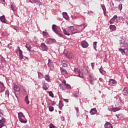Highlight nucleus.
I'll return each mask as SVG.
<instances>
[{"label": "nucleus", "mask_w": 128, "mask_h": 128, "mask_svg": "<svg viewBox=\"0 0 128 128\" xmlns=\"http://www.w3.org/2000/svg\"><path fill=\"white\" fill-rule=\"evenodd\" d=\"M120 46H126L128 44V40H126L124 37H121L120 40Z\"/></svg>", "instance_id": "1"}, {"label": "nucleus", "mask_w": 128, "mask_h": 128, "mask_svg": "<svg viewBox=\"0 0 128 128\" xmlns=\"http://www.w3.org/2000/svg\"><path fill=\"white\" fill-rule=\"evenodd\" d=\"M52 30H53L54 32L58 36H60V38H62V34L60 33V31L56 29V24H53L52 26Z\"/></svg>", "instance_id": "2"}, {"label": "nucleus", "mask_w": 128, "mask_h": 128, "mask_svg": "<svg viewBox=\"0 0 128 128\" xmlns=\"http://www.w3.org/2000/svg\"><path fill=\"white\" fill-rule=\"evenodd\" d=\"M68 30L70 33V34H74L78 32V29L74 28V26H72L68 28Z\"/></svg>", "instance_id": "3"}, {"label": "nucleus", "mask_w": 128, "mask_h": 128, "mask_svg": "<svg viewBox=\"0 0 128 128\" xmlns=\"http://www.w3.org/2000/svg\"><path fill=\"white\" fill-rule=\"evenodd\" d=\"M14 88V92L16 96V98H18V94L16 92H20V88H18V86L14 84L13 86Z\"/></svg>", "instance_id": "4"}, {"label": "nucleus", "mask_w": 128, "mask_h": 128, "mask_svg": "<svg viewBox=\"0 0 128 128\" xmlns=\"http://www.w3.org/2000/svg\"><path fill=\"white\" fill-rule=\"evenodd\" d=\"M45 42L47 44H52V42H56V40L54 39L48 38L46 40Z\"/></svg>", "instance_id": "5"}, {"label": "nucleus", "mask_w": 128, "mask_h": 128, "mask_svg": "<svg viewBox=\"0 0 128 128\" xmlns=\"http://www.w3.org/2000/svg\"><path fill=\"white\" fill-rule=\"evenodd\" d=\"M116 84V81L114 79H110L109 80V86H114Z\"/></svg>", "instance_id": "6"}, {"label": "nucleus", "mask_w": 128, "mask_h": 128, "mask_svg": "<svg viewBox=\"0 0 128 128\" xmlns=\"http://www.w3.org/2000/svg\"><path fill=\"white\" fill-rule=\"evenodd\" d=\"M64 56H66L67 58H72L74 57V54H72V53L70 52L68 53L66 52H64Z\"/></svg>", "instance_id": "7"}, {"label": "nucleus", "mask_w": 128, "mask_h": 128, "mask_svg": "<svg viewBox=\"0 0 128 128\" xmlns=\"http://www.w3.org/2000/svg\"><path fill=\"white\" fill-rule=\"evenodd\" d=\"M81 46L84 48H86L88 46V43L86 40H83L81 42Z\"/></svg>", "instance_id": "8"}, {"label": "nucleus", "mask_w": 128, "mask_h": 128, "mask_svg": "<svg viewBox=\"0 0 128 128\" xmlns=\"http://www.w3.org/2000/svg\"><path fill=\"white\" fill-rule=\"evenodd\" d=\"M40 47L43 51H46L48 50V46L44 43L41 44Z\"/></svg>", "instance_id": "9"}, {"label": "nucleus", "mask_w": 128, "mask_h": 128, "mask_svg": "<svg viewBox=\"0 0 128 128\" xmlns=\"http://www.w3.org/2000/svg\"><path fill=\"white\" fill-rule=\"evenodd\" d=\"M6 90V87H4V84L2 82H0V92H4Z\"/></svg>", "instance_id": "10"}, {"label": "nucleus", "mask_w": 128, "mask_h": 128, "mask_svg": "<svg viewBox=\"0 0 128 128\" xmlns=\"http://www.w3.org/2000/svg\"><path fill=\"white\" fill-rule=\"evenodd\" d=\"M116 18H118V16L114 15V17L110 20V23L114 24V22L116 20Z\"/></svg>", "instance_id": "11"}, {"label": "nucleus", "mask_w": 128, "mask_h": 128, "mask_svg": "<svg viewBox=\"0 0 128 128\" xmlns=\"http://www.w3.org/2000/svg\"><path fill=\"white\" fill-rule=\"evenodd\" d=\"M122 94L124 96H127L128 94V88H124L122 92Z\"/></svg>", "instance_id": "12"}, {"label": "nucleus", "mask_w": 128, "mask_h": 128, "mask_svg": "<svg viewBox=\"0 0 128 128\" xmlns=\"http://www.w3.org/2000/svg\"><path fill=\"white\" fill-rule=\"evenodd\" d=\"M60 70L62 74H63L64 76L65 74H68V72L66 71V69L64 68H60Z\"/></svg>", "instance_id": "13"}, {"label": "nucleus", "mask_w": 128, "mask_h": 128, "mask_svg": "<svg viewBox=\"0 0 128 128\" xmlns=\"http://www.w3.org/2000/svg\"><path fill=\"white\" fill-rule=\"evenodd\" d=\"M98 110L96 108H93L90 110V114H92V116H94V114H96Z\"/></svg>", "instance_id": "14"}, {"label": "nucleus", "mask_w": 128, "mask_h": 128, "mask_svg": "<svg viewBox=\"0 0 128 128\" xmlns=\"http://www.w3.org/2000/svg\"><path fill=\"white\" fill-rule=\"evenodd\" d=\"M50 88V85L47 83H44L43 84L42 88L45 90H48V88Z\"/></svg>", "instance_id": "15"}, {"label": "nucleus", "mask_w": 128, "mask_h": 128, "mask_svg": "<svg viewBox=\"0 0 128 128\" xmlns=\"http://www.w3.org/2000/svg\"><path fill=\"white\" fill-rule=\"evenodd\" d=\"M124 20V17L122 16H120L118 17L117 16V18H116V22H122Z\"/></svg>", "instance_id": "16"}, {"label": "nucleus", "mask_w": 128, "mask_h": 128, "mask_svg": "<svg viewBox=\"0 0 128 128\" xmlns=\"http://www.w3.org/2000/svg\"><path fill=\"white\" fill-rule=\"evenodd\" d=\"M104 126L105 128H114V127L112 126V125L108 122L107 123H106Z\"/></svg>", "instance_id": "17"}, {"label": "nucleus", "mask_w": 128, "mask_h": 128, "mask_svg": "<svg viewBox=\"0 0 128 128\" xmlns=\"http://www.w3.org/2000/svg\"><path fill=\"white\" fill-rule=\"evenodd\" d=\"M19 52V58L20 60H22L24 58V55L22 54V50H18Z\"/></svg>", "instance_id": "18"}, {"label": "nucleus", "mask_w": 128, "mask_h": 128, "mask_svg": "<svg viewBox=\"0 0 128 128\" xmlns=\"http://www.w3.org/2000/svg\"><path fill=\"white\" fill-rule=\"evenodd\" d=\"M62 16H63V18H64L65 20H69L70 16H68V13L66 12H64L62 13Z\"/></svg>", "instance_id": "19"}, {"label": "nucleus", "mask_w": 128, "mask_h": 128, "mask_svg": "<svg viewBox=\"0 0 128 128\" xmlns=\"http://www.w3.org/2000/svg\"><path fill=\"white\" fill-rule=\"evenodd\" d=\"M61 64L62 66H64V68H66V66H68V62L64 60H62Z\"/></svg>", "instance_id": "20"}, {"label": "nucleus", "mask_w": 128, "mask_h": 128, "mask_svg": "<svg viewBox=\"0 0 128 128\" xmlns=\"http://www.w3.org/2000/svg\"><path fill=\"white\" fill-rule=\"evenodd\" d=\"M10 8L12 9V10H13L14 12H16V4H11Z\"/></svg>", "instance_id": "21"}, {"label": "nucleus", "mask_w": 128, "mask_h": 128, "mask_svg": "<svg viewBox=\"0 0 128 128\" xmlns=\"http://www.w3.org/2000/svg\"><path fill=\"white\" fill-rule=\"evenodd\" d=\"M0 20L2 22H4V24H6V17L4 16H1L0 17Z\"/></svg>", "instance_id": "22"}, {"label": "nucleus", "mask_w": 128, "mask_h": 128, "mask_svg": "<svg viewBox=\"0 0 128 128\" xmlns=\"http://www.w3.org/2000/svg\"><path fill=\"white\" fill-rule=\"evenodd\" d=\"M63 32L66 36H70V34L68 30H66V29H63Z\"/></svg>", "instance_id": "23"}, {"label": "nucleus", "mask_w": 128, "mask_h": 128, "mask_svg": "<svg viewBox=\"0 0 128 128\" xmlns=\"http://www.w3.org/2000/svg\"><path fill=\"white\" fill-rule=\"evenodd\" d=\"M110 28L112 31L116 30V26L114 25H110Z\"/></svg>", "instance_id": "24"}, {"label": "nucleus", "mask_w": 128, "mask_h": 128, "mask_svg": "<svg viewBox=\"0 0 128 128\" xmlns=\"http://www.w3.org/2000/svg\"><path fill=\"white\" fill-rule=\"evenodd\" d=\"M44 78L45 80H46V82H50V76L48 74L45 75Z\"/></svg>", "instance_id": "25"}, {"label": "nucleus", "mask_w": 128, "mask_h": 128, "mask_svg": "<svg viewBox=\"0 0 128 128\" xmlns=\"http://www.w3.org/2000/svg\"><path fill=\"white\" fill-rule=\"evenodd\" d=\"M118 50H119V52H120L122 53V54L123 56H124V54H126V49L124 50L122 48H119Z\"/></svg>", "instance_id": "26"}, {"label": "nucleus", "mask_w": 128, "mask_h": 128, "mask_svg": "<svg viewBox=\"0 0 128 128\" xmlns=\"http://www.w3.org/2000/svg\"><path fill=\"white\" fill-rule=\"evenodd\" d=\"M18 118H24V114L22 112H20L18 113Z\"/></svg>", "instance_id": "27"}, {"label": "nucleus", "mask_w": 128, "mask_h": 128, "mask_svg": "<svg viewBox=\"0 0 128 128\" xmlns=\"http://www.w3.org/2000/svg\"><path fill=\"white\" fill-rule=\"evenodd\" d=\"M22 93L24 94H28V92H26V88L22 87Z\"/></svg>", "instance_id": "28"}, {"label": "nucleus", "mask_w": 128, "mask_h": 128, "mask_svg": "<svg viewBox=\"0 0 128 128\" xmlns=\"http://www.w3.org/2000/svg\"><path fill=\"white\" fill-rule=\"evenodd\" d=\"M88 14H89V16H96V14L94 13L92 11H88Z\"/></svg>", "instance_id": "29"}, {"label": "nucleus", "mask_w": 128, "mask_h": 128, "mask_svg": "<svg viewBox=\"0 0 128 128\" xmlns=\"http://www.w3.org/2000/svg\"><path fill=\"white\" fill-rule=\"evenodd\" d=\"M64 106V104H62V102L60 100V103L58 104V108L60 110H62V107Z\"/></svg>", "instance_id": "30"}, {"label": "nucleus", "mask_w": 128, "mask_h": 128, "mask_svg": "<svg viewBox=\"0 0 128 128\" xmlns=\"http://www.w3.org/2000/svg\"><path fill=\"white\" fill-rule=\"evenodd\" d=\"M96 44H98L97 42H93V48H94V50H96V52L98 50H96Z\"/></svg>", "instance_id": "31"}, {"label": "nucleus", "mask_w": 128, "mask_h": 128, "mask_svg": "<svg viewBox=\"0 0 128 128\" xmlns=\"http://www.w3.org/2000/svg\"><path fill=\"white\" fill-rule=\"evenodd\" d=\"M96 80V77H94L92 76H90V82H94V80Z\"/></svg>", "instance_id": "32"}, {"label": "nucleus", "mask_w": 128, "mask_h": 128, "mask_svg": "<svg viewBox=\"0 0 128 128\" xmlns=\"http://www.w3.org/2000/svg\"><path fill=\"white\" fill-rule=\"evenodd\" d=\"M110 112H118V108H114L113 109L112 108H110L109 110Z\"/></svg>", "instance_id": "33"}, {"label": "nucleus", "mask_w": 128, "mask_h": 128, "mask_svg": "<svg viewBox=\"0 0 128 128\" xmlns=\"http://www.w3.org/2000/svg\"><path fill=\"white\" fill-rule=\"evenodd\" d=\"M25 102L27 104H30V100H28V96H26Z\"/></svg>", "instance_id": "34"}, {"label": "nucleus", "mask_w": 128, "mask_h": 128, "mask_svg": "<svg viewBox=\"0 0 128 128\" xmlns=\"http://www.w3.org/2000/svg\"><path fill=\"white\" fill-rule=\"evenodd\" d=\"M20 122H22L23 124H26V120H24L22 118H18Z\"/></svg>", "instance_id": "35"}, {"label": "nucleus", "mask_w": 128, "mask_h": 128, "mask_svg": "<svg viewBox=\"0 0 128 128\" xmlns=\"http://www.w3.org/2000/svg\"><path fill=\"white\" fill-rule=\"evenodd\" d=\"M26 48H27L29 52H30V49L32 48L30 47V44H26Z\"/></svg>", "instance_id": "36"}, {"label": "nucleus", "mask_w": 128, "mask_h": 128, "mask_svg": "<svg viewBox=\"0 0 128 128\" xmlns=\"http://www.w3.org/2000/svg\"><path fill=\"white\" fill-rule=\"evenodd\" d=\"M59 86L60 88V90H66V88H64V85L62 84H60Z\"/></svg>", "instance_id": "37"}, {"label": "nucleus", "mask_w": 128, "mask_h": 128, "mask_svg": "<svg viewBox=\"0 0 128 128\" xmlns=\"http://www.w3.org/2000/svg\"><path fill=\"white\" fill-rule=\"evenodd\" d=\"M36 4H38L39 6H40L42 4V3L40 1V0H35V3Z\"/></svg>", "instance_id": "38"}, {"label": "nucleus", "mask_w": 128, "mask_h": 128, "mask_svg": "<svg viewBox=\"0 0 128 128\" xmlns=\"http://www.w3.org/2000/svg\"><path fill=\"white\" fill-rule=\"evenodd\" d=\"M4 122H6V119L2 118V119L0 120V124H4Z\"/></svg>", "instance_id": "39"}, {"label": "nucleus", "mask_w": 128, "mask_h": 128, "mask_svg": "<svg viewBox=\"0 0 128 128\" xmlns=\"http://www.w3.org/2000/svg\"><path fill=\"white\" fill-rule=\"evenodd\" d=\"M38 76L40 78H44V76H42V74L40 72H38Z\"/></svg>", "instance_id": "40"}, {"label": "nucleus", "mask_w": 128, "mask_h": 128, "mask_svg": "<svg viewBox=\"0 0 128 128\" xmlns=\"http://www.w3.org/2000/svg\"><path fill=\"white\" fill-rule=\"evenodd\" d=\"M5 95L6 96H8V98L10 96V92L8 91V90H6Z\"/></svg>", "instance_id": "41"}, {"label": "nucleus", "mask_w": 128, "mask_h": 128, "mask_svg": "<svg viewBox=\"0 0 128 128\" xmlns=\"http://www.w3.org/2000/svg\"><path fill=\"white\" fill-rule=\"evenodd\" d=\"M48 94H49L50 96H51V98H54V93H52V92L50 91Z\"/></svg>", "instance_id": "42"}, {"label": "nucleus", "mask_w": 128, "mask_h": 128, "mask_svg": "<svg viewBox=\"0 0 128 128\" xmlns=\"http://www.w3.org/2000/svg\"><path fill=\"white\" fill-rule=\"evenodd\" d=\"M66 88H68V90H70V88H72V86H70V85L68 84H66L65 86Z\"/></svg>", "instance_id": "43"}, {"label": "nucleus", "mask_w": 128, "mask_h": 128, "mask_svg": "<svg viewBox=\"0 0 128 128\" xmlns=\"http://www.w3.org/2000/svg\"><path fill=\"white\" fill-rule=\"evenodd\" d=\"M54 107H52V106H49V110H50V112H54Z\"/></svg>", "instance_id": "44"}, {"label": "nucleus", "mask_w": 128, "mask_h": 128, "mask_svg": "<svg viewBox=\"0 0 128 128\" xmlns=\"http://www.w3.org/2000/svg\"><path fill=\"white\" fill-rule=\"evenodd\" d=\"M50 128H55L56 126H54L52 124H50Z\"/></svg>", "instance_id": "45"}, {"label": "nucleus", "mask_w": 128, "mask_h": 128, "mask_svg": "<svg viewBox=\"0 0 128 128\" xmlns=\"http://www.w3.org/2000/svg\"><path fill=\"white\" fill-rule=\"evenodd\" d=\"M118 8H120V10H122V4H120L118 6Z\"/></svg>", "instance_id": "46"}, {"label": "nucleus", "mask_w": 128, "mask_h": 128, "mask_svg": "<svg viewBox=\"0 0 128 128\" xmlns=\"http://www.w3.org/2000/svg\"><path fill=\"white\" fill-rule=\"evenodd\" d=\"M31 4H34L36 2V0H29Z\"/></svg>", "instance_id": "47"}, {"label": "nucleus", "mask_w": 128, "mask_h": 128, "mask_svg": "<svg viewBox=\"0 0 128 128\" xmlns=\"http://www.w3.org/2000/svg\"><path fill=\"white\" fill-rule=\"evenodd\" d=\"M91 66H92V70H94V62H92V63H91Z\"/></svg>", "instance_id": "48"}, {"label": "nucleus", "mask_w": 128, "mask_h": 128, "mask_svg": "<svg viewBox=\"0 0 128 128\" xmlns=\"http://www.w3.org/2000/svg\"><path fill=\"white\" fill-rule=\"evenodd\" d=\"M4 124H0V128H4Z\"/></svg>", "instance_id": "49"}, {"label": "nucleus", "mask_w": 128, "mask_h": 128, "mask_svg": "<svg viewBox=\"0 0 128 128\" xmlns=\"http://www.w3.org/2000/svg\"><path fill=\"white\" fill-rule=\"evenodd\" d=\"M79 76L80 78H84V74L80 73Z\"/></svg>", "instance_id": "50"}, {"label": "nucleus", "mask_w": 128, "mask_h": 128, "mask_svg": "<svg viewBox=\"0 0 128 128\" xmlns=\"http://www.w3.org/2000/svg\"><path fill=\"white\" fill-rule=\"evenodd\" d=\"M126 46H128V48L125 49V51L126 54H128V44L126 45Z\"/></svg>", "instance_id": "51"}, {"label": "nucleus", "mask_w": 128, "mask_h": 128, "mask_svg": "<svg viewBox=\"0 0 128 128\" xmlns=\"http://www.w3.org/2000/svg\"><path fill=\"white\" fill-rule=\"evenodd\" d=\"M126 46H128V48L125 49V51L126 54H128V44L126 45Z\"/></svg>", "instance_id": "52"}, {"label": "nucleus", "mask_w": 128, "mask_h": 128, "mask_svg": "<svg viewBox=\"0 0 128 128\" xmlns=\"http://www.w3.org/2000/svg\"><path fill=\"white\" fill-rule=\"evenodd\" d=\"M115 2H122L124 0H115Z\"/></svg>", "instance_id": "53"}, {"label": "nucleus", "mask_w": 128, "mask_h": 128, "mask_svg": "<svg viewBox=\"0 0 128 128\" xmlns=\"http://www.w3.org/2000/svg\"><path fill=\"white\" fill-rule=\"evenodd\" d=\"M63 84H64L66 86V84H66V80H63L62 81Z\"/></svg>", "instance_id": "54"}, {"label": "nucleus", "mask_w": 128, "mask_h": 128, "mask_svg": "<svg viewBox=\"0 0 128 128\" xmlns=\"http://www.w3.org/2000/svg\"><path fill=\"white\" fill-rule=\"evenodd\" d=\"M63 100H64V102H68V99H64V98Z\"/></svg>", "instance_id": "55"}, {"label": "nucleus", "mask_w": 128, "mask_h": 128, "mask_svg": "<svg viewBox=\"0 0 128 128\" xmlns=\"http://www.w3.org/2000/svg\"><path fill=\"white\" fill-rule=\"evenodd\" d=\"M42 34H48V32H44V31L42 32Z\"/></svg>", "instance_id": "56"}, {"label": "nucleus", "mask_w": 128, "mask_h": 128, "mask_svg": "<svg viewBox=\"0 0 128 128\" xmlns=\"http://www.w3.org/2000/svg\"><path fill=\"white\" fill-rule=\"evenodd\" d=\"M60 120H64V117L61 116Z\"/></svg>", "instance_id": "57"}, {"label": "nucleus", "mask_w": 128, "mask_h": 128, "mask_svg": "<svg viewBox=\"0 0 128 128\" xmlns=\"http://www.w3.org/2000/svg\"><path fill=\"white\" fill-rule=\"evenodd\" d=\"M84 28H86V26H88V24L86 23H84Z\"/></svg>", "instance_id": "58"}, {"label": "nucleus", "mask_w": 128, "mask_h": 128, "mask_svg": "<svg viewBox=\"0 0 128 128\" xmlns=\"http://www.w3.org/2000/svg\"><path fill=\"white\" fill-rule=\"evenodd\" d=\"M43 36H44V38H46V34H43Z\"/></svg>", "instance_id": "59"}, {"label": "nucleus", "mask_w": 128, "mask_h": 128, "mask_svg": "<svg viewBox=\"0 0 128 128\" xmlns=\"http://www.w3.org/2000/svg\"><path fill=\"white\" fill-rule=\"evenodd\" d=\"M77 72L78 74H80V70H78Z\"/></svg>", "instance_id": "60"}, {"label": "nucleus", "mask_w": 128, "mask_h": 128, "mask_svg": "<svg viewBox=\"0 0 128 128\" xmlns=\"http://www.w3.org/2000/svg\"><path fill=\"white\" fill-rule=\"evenodd\" d=\"M71 17H72V18H76L75 16H71Z\"/></svg>", "instance_id": "61"}, {"label": "nucleus", "mask_w": 128, "mask_h": 128, "mask_svg": "<svg viewBox=\"0 0 128 128\" xmlns=\"http://www.w3.org/2000/svg\"><path fill=\"white\" fill-rule=\"evenodd\" d=\"M77 118L80 116V114H76Z\"/></svg>", "instance_id": "62"}, {"label": "nucleus", "mask_w": 128, "mask_h": 128, "mask_svg": "<svg viewBox=\"0 0 128 128\" xmlns=\"http://www.w3.org/2000/svg\"><path fill=\"white\" fill-rule=\"evenodd\" d=\"M102 10H104V7H102Z\"/></svg>", "instance_id": "63"}, {"label": "nucleus", "mask_w": 128, "mask_h": 128, "mask_svg": "<svg viewBox=\"0 0 128 128\" xmlns=\"http://www.w3.org/2000/svg\"><path fill=\"white\" fill-rule=\"evenodd\" d=\"M62 112L61 111H59V114H60V113Z\"/></svg>", "instance_id": "64"}]
</instances>
